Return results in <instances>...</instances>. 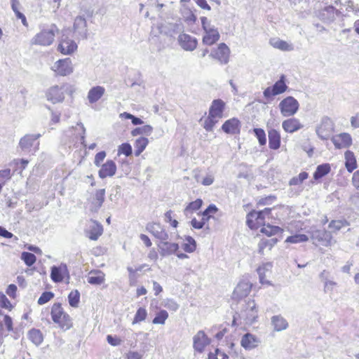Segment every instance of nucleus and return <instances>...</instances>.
Returning a JSON list of instances; mask_svg holds the SVG:
<instances>
[{
  "label": "nucleus",
  "mask_w": 359,
  "mask_h": 359,
  "mask_svg": "<svg viewBox=\"0 0 359 359\" xmlns=\"http://www.w3.org/2000/svg\"><path fill=\"white\" fill-rule=\"evenodd\" d=\"M182 30L183 26L181 24L170 22L160 23L158 24L156 27H152L149 41L151 46L154 45L156 47V50L160 51L163 48V45L159 41L158 35L160 34L172 37Z\"/></svg>",
  "instance_id": "1"
},
{
  "label": "nucleus",
  "mask_w": 359,
  "mask_h": 359,
  "mask_svg": "<svg viewBox=\"0 0 359 359\" xmlns=\"http://www.w3.org/2000/svg\"><path fill=\"white\" fill-rule=\"evenodd\" d=\"M51 318L55 323L66 331L72 327V322L70 316L66 313L60 303H55L51 309Z\"/></svg>",
  "instance_id": "2"
},
{
  "label": "nucleus",
  "mask_w": 359,
  "mask_h": 359,
  "mask_svg": "<svg viewBox=\"0 0 359 359\" xmlns=\"http://www.w3.org/2000/svg\"><path fill=\"white\" fill-rule=\"evenodd\" d=\"M58 32V29L55 25L53 24L48 29H43L41 32L36 34L32 39L31 43L33 45L50 46L53 43L55 34Z\"/></svg>",
  "instance_id": "3"
},
{
  "label": "nucleus",
  "mask_w": 359,
  "mask_h": 359,
  "mask_svg": "<svg viewBox=\"0 0 359 359\" xmlns=\"http://www.w3.org/2000/svg\"><path fill=\"white\" fill-rule=\"evenodd\" d=\"M239 317L243 319L246 324H252L258 317V309L254 300H248L242 304V308L238 313Z\"/></svg>",
  "instance_id": "4"
},
{
  "label": "nucleus",
  "mask_w": 359,
  "mask_h": 359,
  "mask_svg": "<svg viewBox=\"0 0 359 359\" xmlns=\"http://www.w3.org/2000/svg\"><path fill=\"white\" fill-rule=\"evenodd\" d=\"M334 131L333 121L327 116L322 117L320 123L316 128L318 137L323 140H328Z\"/></svg>",
  "instance_id": "5"
},
{
  "label": "nucleus",
  "mask_w": 359,
  "mask_h": 359,
  "mask_svg": "<svg viewBox=\"0 0 359 359\" xmlns=\"http://www.w3.org/2000/svg\"><path fill=\"white\" fill-rule=\"evenodd\" d=\"M278 107L283 116H292L297 112L299 104L295 98L288 96L279 103Z\"/></svg>",
  "instance_id": "6"
},
{
  "label": "nucleus",
  "mask_w": 359,
  "mask_h": 359,
  "mask_svg": "<svg viewBox=\"0 0 359 359\" xmlns=\"http://www.w3.org/2000/svg\"><path fill=\"white\" fill-rule=\"evenodd\" d=\"M69 89L67 84H63L60 86H54L50 87L46 93L47 100L53 104L62 102L65 99V93Z\"/></svg>",
  "instance_id": "7"
},
{
  "label": "nucleus",
  "mask_w": 359,
  "mask_h": 359,
  "mask_svg": "<svg viewBox=\"0 0 359 359\" xmlns=\"http://www.w3.org/2000/svg\"><path fill=\"white\" fill-rule=\"evenodd\" d=\"M41 137V134H27L22 137L19 142V148L25 153H29L34 147V151L38 149L39 142L37 140Z\"/></svg>",
  "instance_id": "8"
},
{
  "label": "nucleus",
  "mask_w": 359,
  "mask_h": 359,
  "mask_svg": "<svg viewBox=\"0 0 359 359\" xmlns=\"http://www.w3.org/2000/svg\"><path fill=\"white\" fill-rule=\"evenodd\" d=\"M56 75L65 76L73 72L74 68L70 58L60 59L51 67Z\"/></svg>",
  "instance_id": "9"
},
{
  "label": "nucleus",
  "mask_w": 359,
  "mask_h": 359,
  "mask_svg": "<svg viewBox=\"0 0 359 359\" xmlns=\"http://www.w3.org/2000/svg\"><path fill=\"white\" fill-rule=\"evenodd\" d=\"M287 89L285 83V76L282 75L272 86L267 87L263 92V95L267 100H271L273 96L283 93Z\"/></svg>",
  "instance_id": "10"
},
{
  "label": "nucleus",
  "mask_w": 359,
  "mask_h": 359,
  "mask_svg": "<svg viewBox=\"0 0 359 359\" xmlns=\"http://www.w3.org/2000/svg\"><path fill=\"white\" fill-rule=\"evenodd\" d=\"M311 238L315 245H323L327 247L331 245V232L325 229H316L311 232Z\"/></svg>",
  "instance_id": "11"
},
{
  "label": "nucleus",
  "mask_w": 359,
  "mask_h": 359,
  "mask_svg": "<svg viewBox=\"0 0 359 359\" xmlns=\"http://www.w3.org/2000/svg\"><path fill=\"white\" fill-rule=\"evenodd\" d=\"M230 49L224 43H221L217 48L212 50L210 57L218 60L220 64L226 65L229 61Z\"/></svg>",
  "instance_id": "12"
},
{
  "label": "nucleus",
  "mask_w": 359,
  "mask_h": 359,
  "mask_svg": "<svg viewBox=\"0 0 359 359\" xmlns=\"http://www.w3.org/2000/svg\"><path fill=\"white\" fill-rule=\"evenodd\" d=\"M86 128L82 123H78L76 126H72L65 131V135L69 138V142H74L75 139H80L81 143L85 144Z\"/></svg>",
  "instance_id": "13"
},
{
  "label": "nucleus",
  "mask_w": 359,
  "mask_h": 359,
  "mask_svg": "<svg viewBox=\"0 0 359 359\" xmlns=\"http://www.w3.org/2000/svg\"><path fill=\"white\" fill-rule=\"evenodd\" d=\"M340 14L341 12L334 6H328L318 11V17L324 23L330 24L335 20L336 16Z\"/></svg>",
  "instance_id": "14"
},
{
  "label": "nucleus",
  "mask_w": 359,
  "mask_h": 359,
  "mask_svg": "<svg viewBox=\"0 0 359 359\" xmlns=\"http://www.w3.org/2000/svg\"><path fill=\"white\" fill-rule=\"evenodd\" d=\"M177 41L180 47L186 51H193L198 46L197 39L185 33L180 34Z\"/></svg>",
  "instance_id": "15"
},
{
  "label": "nucleus",
  "mask_w": 359,
  "mask_h": 359,
  "mask_svg": "<svg viewBox=\"0 0 359 359\" xmlns=\"http://www.w3.org/2000/svg\"><path fill=\"white\" fill-rule=\"evenodd\" d=\"M146 229L158 239L160 242L167 241L169 238L168 233L159 223H149L146 226Z\"/></svg>",
  "instance_id": "16"
},
{
  "label": "nucleus",
  "mask_w": 359,
  "mask_h": 359,
  "mask_svg": "<svg viewBox=\"0 0 359 359\" xmlns=\"http://www.w3.org/2000/svg\"><path fill=\"white\" fill-rule=\"evenodd\" d=\"M336 149L348 148L352 144V137L347 133H342L331 138Z\"/></svg>",
  "instance_id": "17"
},
{
  "label": "nucleus",
  "mask_w": 359,
  "mask_h": 359,
  "mask_svg": "<svg viewBox=\"0 0 359 359\" xmlns=\"http://www.w3.org/2000/svg\"><path fill=\"white\" fill-rule=\"evenodd\" d=\"M194 348L198 353H202L205 346H208L210 341L203 330H200L193 338Z\"/></svg>",
  "instance_id": "18"
},
{
  "label": "nucleus",
  "mask_w": 359,
  "mask_h": 359,
  "mask_svg": "<svg viewBox=\"0 0 359 359\" xmlns=\"http://www.w3.org/2000/svg\"><path fill=\"white\" fill-rule=\"evenodd\" d=\"M252 288V284L246 280L241 281L233 292V298L240 299L248 296Z\"/></svg>",
  "instance_id": "19"
},
{
  "label": "nucleus",
  "mask_w": 359,
  "mask_h": 359,
  "mask_svg": "<svg viewBox=\"0 0 359 359\" xmlns=\"http://www.w3.org/2000/svg\"><path fill=\"white\" fill-rule=\"evenodd\" d=\"M67 266L65 264L60 266H53L51 267L50 278L54 283H60L63 280L65 276L68 275Z\"/></svg>",
  "instance_id": "20"
},
{
  "label": "nucleus",
  "mask_w": 359,
  "mask_h": 359,
  "mask_svg": "<svg viewBox=\"0 0 359 359\" xmlns=\"http://www.w3.org/2000/svg\"><path fill=\"white\" fill-rule=\"evenodd\" d=\"M158 251L162 257H167L175 253L179 249V245L175 243H170L162 241L158 244Z\"/></svg>",
  "instance_id": "21"
},
{
  "label": "nucleus",
  "mask_w": 359,
  "mask_h": 359,
  "mask_svg": "<svg viewBox=\"0 0 359 359\" xmlns=\"http://www.w3.org/2000/svg\"><path fill=\"white\" fill-rule=\"evenodd\" d=\"M202 42L207 46H212L219 40L220 34L217 28L212 27L204 31Z\"/></svg>",
  "instance_id": "22"
},
{
  "label": "nucleus",
  "mask_w": 359,
  "mask_h": 359,
  "mask_svg": "<svg viewBox=\"0 0 359 359\" xmlns=\"http://www.w3.org/2000/svg\"><path fill=\"white\" fill-rule=\"evenodd\" d=\"M241 123L238 118H232L226 121L222 126V130L227 134H237L240 132Z\"/></svg>",
  "instance_id": "23"
},
{
  "label": "nucleus",
  "mask_w": 359,
  "mask_h": 359,
  "mask_svg": "<svg viewBox=\"0 0 359 359\" xmlns=\"http://www.w3.org/2000/svg\"><path fill=\"white\" fill-rule=\"evenodd\" d=\"M116 171V163L112 160H108L105 163L102 165L99 170V177L102 179L107 177H112L115 175Z\"/></svg>",
  "instance_id": "24"
},
{
  "label": "nucleus",
  "mask_w": 359,
  "mask_h": 359,
  "mask_svg": "<svg viewBox=\"0 0 359 359\" xmlns=\"http://www.w3.org/2000/svg\"><path fill=\"white\" fill-rule=\"evenodd\" d=\"M225 109V102L221 99L214 100L209 109L210 116L222 118Z\"/></svg>",
  "instance_id": "25"
},
{
  "label": "nucleus",
  "mask_w": 359,
  "mask_h": 359,
  "mask_svg": "<svg viewBox=\"0 0 359 359\" xmlns=\"http://www.w3.org/2000/svg\"><path fill=\"white\" fill-rule=\"evenodd\" d=\"M57 49L64 55H70L77 49V45L72 39H62Z\"/></svg>",
  "instance_id": "26"
},
{
  "label": "nucleus",
  "mask_w": 359,
  "mask_h": 359,
  "mask_svg": "<svg viewBox=\"0 0 359 359\" xmlns=\"http://www.w3.org/2000/svg\"><path fill=\"white\" fill-rule=\"evenodd\" d=\"M87 22L86 19L82 16H78L74 20V29L75 32L78 33L82 39H86L88 34Z\"/></svg>",
  "instance_id": "27"
},
{
  "label": "nucleus",
  "mask_w": 359,
  "mask_h": 359,
  "mask_svg": "<svg viewBox=\"0 0 359 359\" xmlns=\"http://www.w3.org/2000/svg\"><path fill=\"white\" fill-rule=\"evenodd\" d=\"M103 233L102 226L97 221H92L86 231L87 236L92 241H97Z\"/></svg>",
  "instance_id": "28"
},
{
  "label": "nucleus",
  "mask_w": 359,
  "mask_h": 359,
  "mask_svg": "<svg viewBox=\"0 0 359 359\" xmlns=\"http://www.w3.org/2000/svg\"><path fill=\"white\" fill-rule=\"evenodd\" d=\"M257 337L250 333L245 334L241 339V344L246 350H251L257 347L259 344Z\"/></svg>",
  "instance_id": "29"
},
{
  "label": "nucleus",
  "mask_w": 359,
  "mask_h": 359,
  "mask_svg": "<svg viewBox=\"0 0 359 359\" xmlns=\"http://www.w3.org/2000/svg\"><path fill=\"white\" fill-rule=\"evenodd\" d=\"M282 127L289 133H293L303 128V125L295 118H290L283 121Z\"/></svg>",
  "instance_id": "30"
},
{
  "label": "nucleus",
  "mask_w": 359,
  "mask_h": 359,
  "mask_svg": "<svg viewBox=\"0 0 359 359\" xmlns=\"http://www.w3.org/2000/svg\"><path fill=\"white\" fill-rule=\"evenodd\" d=\"M105 198V189H100L96 190L93 198L91 201V211L97 212L102 207Z\"/></svg>",
  "instance_id": "31"
},
{
  "label": "nucleus",
  "mask_w": 359,
  "mask_h": 359,
  "mask_svg": "<svg viewBox=\"0 0 359 359\" xmlns=\"http://www.w3.org/2000/svg\"><path fill=\"white\" fill-rule=\"evenodd\" d=\"M269 147L271 149L277 150L280 147V134L273 128L268 130Z\"/></svg>",
  "instance_id": "32"
},
{
  "label": "nucleus",
  "mask_w": 359,
  "mask_h": 359,
  "mask_svg": "<svg viewBox=\"0 0 359 359\" xmlns=\"http://www.w3.org/2000/svg\"><path fill=\"white\" fill-rule=\"evenodd\" d=\"M105 274L100 270H92L88 277V283L94 285H100L104 283Z\"/></svg>",
  "instance_id": "33"
},
{
  "label": "nucleus",
  "mask_w": 359,
  "mask_h": 359,
  "mask_svg": "<svg viewBox=\"0 0 359 359\" xmlns=\"http://www.w3.org/2000/svg\"><path fill=\"white\" fill-rule=\"evenodd\" d=\"M104 87L97 86L90 89L88 93V99L90 103L93 104L97 102L104 94Z\"/></svg>",
  "instance_id": "34"
},
{
  "label": "nucleus",
  "mask_w": 359,
  "mask_h": 359,
  "mask_svg": "<svg viewBox=\"0 0 359 359\" xmlns=\"http://www.w3.org/2000/svg\"><path fill=\"white\" fill-rule=\"evenodd\" d=\"M277 242L276 238L261 239L258 243V252L264 255L265 250H271Z\"/></svg>",
  "instance_id": "35"
},
{
  "label": "nucleus",
  "mask_w": 359,
  "mask_h": 359,
  "mask_svg": "<svg viewBox=\"0 0 359 359\" xmlns=\"http://www.w3.org/2000/svg\"><path fill=\"white\" fill-rule=\"evenodd\" d=\"M271 325L276 332L285 330L288 327L287 320L280 315L273 316L271 318Z\"/></svg>",
  "instance_id": "36"
},
{
  "label": "nucleus",
  "mask_w": 359,
  "mask_h": 359,
  "mask_svg": "<svg viewBox=\"0 0 359 359\" xmlns=\"http://www.w3.org/2000/svg\"><path fill=\"white\" fill-rule=\"evenodd\" d=\"M272 268V264L271 262H267L263 264L262 266H259L257 269V273L259 275V282L262 285L268 284L271 285V283L265 279L266 278V272H269L271 271Z\"/></svg>",
  "instance_id": "37"
},
{
  "label": "nucleus",
  "mask_w": 359,
  "mask_h": 359,
  "mask_svg": "<svg viewBox=\"0 0 359 359\" xmlns=\"http://www.w3.org/2000/svg\"><path fill=\"white\" fill-rule=\"evenodd\" d=\"M345 166L349 172H353L356 168V160L354 153L351 151H346L345 152Z\"/></svg>",
  "instance_id": "38"
},
{
  "label": "nucleus",
  "mask_w": 359,
  "mask_h": 359,
  "mask_svg": "<svg viewBox=\"0 0 359 359\" xmlns=\"http://www.w3.org/2000/svg\"><path fill=\"white\" fill-rule=\"evenodd\" d=\"M271 212V209L269 208H266L264 210L259 211L252 210L250 212V217H255L257 223L262 224L264 223L265 217L266 216H269Z\"/></svg>",
  "instance_id": "39"
},
{
  "label": "nucleus",
  "mask_w": 359,
  "mask_h": 359,
  "mask_svg": "<svg viewBox=\"0 0 359 359\" xmlns=\"http://www.w3.org/2000/svg\"><path fill=\"white\" fill-rule=\"evenodd\" d=\"M149 144V140L144 137H140L135 140V156H139L142 152L145 149Z\"/></svg>",
  "instance_id": "40"
},
{
  "label": "nucleus",
  "mask_w": 359,
  "mask_h": 359,
  "mask_svg": "<svg viewBox=\"0 0 359 359\" xmlns=\"http://www.w3.org/2000/svg\"><path fill=\"white\" fill-rule=\"evenodd\" d=\"M330 165L329 163H323L318 165L313 173V178L316 180L321 179L330 172Z\"/></svg>",
  "instance_id": "41"
},
{
  "label": "nucleus",
  "mask_w": 359,
  "mask_h": 359,
  "mask_svg": "<svg viewBox=\"0 0 359 359\" xmlns=\"http://www.w3.org/2000/svg\"><path fill=\"white\" fill-rule=\"evenodd\" d=\"M203 201L200 198L189 203L184 210V214L188 217L191 215L194 211L198 210L202 206Z\"/></svg>",
  "instance_id": "42"
},
{
  "label": "nucleus",
  "mask_w": 359,
  "mask_h": 359,
  "mask_svg": "<svg viewBox=\"0 0 359 359\" xmlns=\"http://www.w3.org/2000/svg\"><path fill=\"white\" fill-rule=\"evenodd\" d=\"M270 44L278 49L281 50L290 51L293 49L292 46L287 43L286 41L280 40L279 39H273L270 40Z\"/></svg>",
  "instance_id": "43"
},
{
  "label": "nucleus",
  "mask_w": 359,
  "mask_h": 359,
  "mask_svg": "<svg viewBox=\"0 0 359 359\" xmlns=\"http://www.w3.org/2000/svg\"><path fill=\"white\" fill-rule=\"evenodd\" d=\"M29 339L36 346L40 345L43 340V334L39 330L32 329L29 331Z\"/></svg>",
  "instance_id": "44"
},
{
  "label": "nucleus",
  "mask_w": 359,
  "mask_h": 359,
  "mask_svg": "<svg viewBox=\"0 0 359 359\" xmlns=\"http://www.w3.org/2000/svg\"><path fill=\"white\" fill-rule=\"evenodd\" d=\"M153 132V128L150 125H144L141 127H137L131 131V135L135 137L140 135H144L147 136L150 135Z\"/></svg>",
  "instance_id": "45"
},
{
  "label": "nucleus",
  "mask_w": 359,
  "mask_h": 359,
  "mask_svg": "<svg viewBox=\"0 0 359 359\" xmlns=\"http://www.w3.org/2000/svg\"><path fill=\"white\" fill-rule=\"evenodd\" d=\"M184 240L186 243L182 245L183 250L188 253L194 252L196 249V241L190 236H186Z\"/></svg>",
  "instance_id": "46"
},
{
  "label": "nucleus",
  "mask_w": 359,
  "mask_h": 359,
  "mask_svg": "<svg viewBox=\"0 0 359 359\" xmlns=\"http://www.w3.org/2000/svg\"><path fill=\"white\" fill-rule=\"evenodd\" d=\"M262 233L266 234L268 236L276 235L282 231V229L278 226H272L267 224L262 227L260 230Z\"/></svg>",
  "instance_id": "47"
},
{
  "label": "nucleus",
  "mask_w": 359,
  "mask_h": 359,
  "mask_svg": "<svg viewBox=\"0 0 359 359\" xmlns=\"http://www.w3.org/2000/svg\"><path fill=\"white\" fill-rule=\"evenodd\" d=\"M348 223L345 219L332 220L329 224V228L332 232L336 233L339 231L341 228L347 226Z\"/></svg>",
  "instance_id": "48"
},
{
  "label": "nucleus",
  "mask_w": 359,
  "mask_h": 359,
  "mask_svg": "<svg viewBox=\"0 0 359 359\" xmlns=\"http://www.w3.org/2000/svg\"><path fill=\"white\" fill-rule=\"evenodd\" d=\"M309 240V237L305 234L302 233H296L294 235L288 236L285 242L290 243H304Z\"/></svg>",
  "instance_id": "49"
},
{
  "label": "nucleus",
  "mask_w": 359,
  "mask_h": 359,
  "mask_svg": "<svg viewBox=\"0 0 359 359\" xmlns=\"http://www.w3.org/2000/svg\"><path fill=\"white\" fill-rule=\"evenodd\" d=\"M69 304L72 307H77L80 302V293L77 290L72 291L68 295Z\"/></svg>",
  "instance_id": "50"
},
{
  "label": "nucleus",
  "mask_w": 359,
  "mask_h": 359,
  "mask_svg": "<svg viewBox=\"0 0 359 359\" xmlns=\"http://www.w3.org/2000/svg\"><path fill=\"white\" fill-rule=\"evenodd\" d=\"M21 259L24 261L26 265L31 266L35 263L36 257L34 254L31 252H23L21 254Z\"/></svg>",
  "instance_id": "51"
},
{
  "label": "nucleus",
  "mask_w": 359,
  "mask_h": 359,
  "mask_svg": "<svg viewBox=\"0 0 359 359\" xmlns=\"http://www.w3.org/2000/svg\"><path fill=\"white\" fill-rule=\"evenodd\" d=\"M253 133L255 137L257 138L259 144L261 146L266 144V137L264 130L262 128H254Z\"/></svg>",
  "instance_id": "52"
},
{
  "label": "nucleus",
  "mask_w": 359,
  "mask_h": 359,
  "mask_svg": "<svg viewBox=\"0 0 359 359\" xmlns=\"http://www.w3.org/2000/svg\"><path fill=\"white\" fill-rule=\"evenodd\" d=\"M147 316V310L144 308H139L135 315L133 324L138 323L141 321H143L146 319Z\"/></svg>",
  "instance_id": "53"
},
{
  "label": "nucleus",
  "mask_w": 359,
  "mask_h": 359,
  "mask_svg": "<svg viewBox=\"0 0 359 359\" xmlns=\"http://www.w3.org/2000/svg\"><path fill=\"white\" fill-rule=\"evenodd\" d=\"M309 174L306 172H302L299 174L298 176L292 177L290 182L289 184L290 186L292 185H299L302 184L305 180L308 178Z\"/></svg>",
  "instance_id": "54"
},
{
  "label": "nucleus",
  "mask_w": 359,
  "mask_h": 359,
  "mask_svg": "<svg viewBox=\"0 0 359 359\" xmlns=\"http://www.w3.org/2000/svg\"><path fill=\"white\" fill-rule=\"evenodd\" d=\"M168 318V313L165 310H161L153 319L154 324H164L165 320Z\"/></svg>",
  "instance_id": "55"
},
{
  "label": "nucleus",
  "mask_w": 359,
  "mask_h": 359,
  "mask_svg": "<svg viewBox=\"0 0 359 359\" xmlns=\"http://www.w3.org/2000/svg\"><path fill=\"white\" fill-rule=\"evenodd\" d=\"M216 117L210 116V114H208V118L205 120L203 128L208 132H211L213 130L215 125L217 123V121L215 120Z\"/></svg>",
  "instance_id": "56"
},
{
  "label": "nucleus",
  "mask_w": 359,
  "mask_h": 359,
  "mask_svg": "<svg viewBox=\"0 0 359 359\" xmlns=\"http://www.w3.org/2000/svg\"><path fill=\"white\" fill-rule=\"evenodd\" d=\"M11 170L9 168L0 170V184L4 185L12 177Z\"/></svg>",
  "instance_id": "57"
},
{
  "label": "nucleus",
  "mask_w": 359,
  "mask_h": 359,
  "mask_svg": "<svg viewBox=\"0 0 359 359\" xmlns=\"http://www.w3.org/2000/svg\"><path fill=\"white\" fill-rule=\"evenodd\" d=\"M120 116L126 119H130L132 123L134 126L142 125L143 123V121L140 118L135 116L134 115L128 112H123L121 114Z\"/></svg>",
  "instance_id": "58"
},
{
  "label": "nucleus",
  "mask_w": 359,
  "mask_h": 359,
  "mask_svg": "<svg viewBox=\"0 0 359 359\" xmlns=\"http://www.w3.org/2000/svg\"><path fill=\"white\" fill-rule=\"evenodd\" d=\"M54 297V294L52 292L50 291H46L43 292L40 297L39 298L37 303L39 305H43L49 302L50 299H52Z\"/></svg>",
  "instance_id": "59"
},
{
  "label": "nucleus",
  "mask_w": 359,
  "mask_h": 359,
  "mask_svg": "<svg viewBox=\"0 0 359 359\" xmlns=\"http://www.w3.org/2000/svg\"><path fill=\"white\" fill-rule=\"evenodd\" d=\"M118 154H123L126 156H129L133 153L132 147L129 143H123L118 147Z\"/></svg>",
  "instance_id": "60"
},
{
  "label": "nucleus",
  "mask_w": 359,
  "mask_h": 359,
  "mask_svg": "<svg viewBox=\"0 0 359 359\" xmlns=\"http://www.w3.org/2000/svg\"><path fill=\"white\" fill-rule=\"evenodd\" d=\"M246 224L251 229H256L260 224L257 223L255 217H250V212L247 215Z\"/></svg>",
  "instance_id": "61"
},
{
  "label": "nucleus",
  "mask_w": 359,
  "mask_h": 359,
  "mask_svg": "<svg viewBox=\"0 0 359 359\" xmlns=\"http://www.w3.org/2000/svg\"><path fill=\"white\" fill-rule=\"evenodd\" d=\"M107 342L114 346H118L121 344V340L117 337H114L112 335H107Z\"/></svg>",
  "instance_id": "62"
},
{
  "label": "nucleus",
  "mask_w": 359,
  "mask_h": 359,
  "mask_svg": "<svg viewBox=\"0 0 359 359\" xmlns=\"http://www.w3.org/2000/svg\"><path fill=\"white\" fill-rule=\"evenodd\" d=\"M106 156V152L104 151L98 152L95 156L94 160V163L96 166L99 167L100 165L101 162L103 161Z\"/></svg>",
  "instance_id": "63"
},
{
  "label": "nucleus",
  "mask_w": 359,
  "mask_h": 359,
  "mask_svg": "<svg viewBox=\"0 0 359 359\" xmlns=\"http://www.w3.org/2000/svg\"><path fill=\"white\" fill-rule=\"evenodd\" d=\"M0 304L3 308H6V309L9 308L11 305L8 299L2 292H0Z\"/></svg>",
  "instance_id": "64"
}]
</instances>
